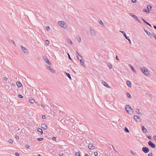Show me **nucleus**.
I'll use <instances>...</instances> for the list:
<instances>
[{
    "label": "nucleus",
    "instance_id": "33",
    "mask_svg": "<svg viewBox=\"0 0 156 156\" xmlns=\"http://www.w3.org/2000/svg\"><path fill=\"white\" fill-rule=\"evenodd\" d=\"M8 142L9 143L12 144L13 143V141L12 139H10L8 140Z\"/></svg>",
    "mask_w": 156,
    "mask_h": 156
},
{
    "label": "nucleus",
    "instance_id": "48",
    "mask_svg": "<svg viewBox=\"0 0 156 156\" xmlns=\"http://www.w3.org/2000/svg\"><path fill=\"white\" fill-rule=\"evenodd\" d=\"M153 36L154 37V38H155V40H156V35H155V33H154L153 34Z\"/></svg>",
    "mask_w": 156,
    "mask_h": 156
},
{
    "label": "nucleus",
    "instance_id": "37",
    "mask_svg": "<svg viewBox=\"0 0 156 156\" xmlns=\"http://www.w3.org/2000/svg\"><path fill=\"white\" fill-rule=\"evenodd\" d=\"M130 153L132 154H133L134 155H136V154H137L136 153H134L132 151V150L130 151Z\"/></svg>",
    "mask_w": 156,
    "mask_h": 156
},
{
    "label": "nucleus",
    "instance_id": "9",
    "mask_svg": "<svg viewBox=\"0 0 156 156\" xmlns=\"http://www.w3.org/2000/svg\"><path fill=\"white\" fill-rule=\"evenodd\" d=\"M144 30L146 33L151 38H152V35L149 32L148 30L144 28Z\"/></svg>",
    "mask_w": 156,
    "mask_h": 156
},
{
    "label": "nucleus",
    "instance_id": "36",
    "mask_svg": "<svg viewBox=\"0 0 156 156\" xmlns=\"http://www.w3.org/2000/svg\"><path fill=\"white\" fill-rule=\"evenodd\" d=\"M44 138H38L37 139V140L38 141H40L43 140Z\"/></svg>",
    "mask_w": 156,
    "mask_h": 156
},
{
    "label": "nucleus",
    "instance_id": "25",
    "mask_svg": "<svg viewBox=\"0 0 156 156\" xmlns=\"http://www.w3.org/2000/svg\"><path fill=\"white\" fill-rule=\"evenodd\" d=\"M37 130L38 132H40L41 133V134H43V132L41 129L38 128L37 129Z\"/></svg>",
    "mask_w": 156,
    "mask_h": 156
},
{
    "label": "nucleus",
    "instance_id": "21",
    "mask_svg": "<svg viewBox=\"0 0 156 156\" xmlns=\"http://www.w3.org/2000/svg\"><path fill=\"white\" fill-rule=\"evenodd\" d=\"M65 75L70 80H72L70 75L69 73L65 72Z\"/></svg>",
    "mask_w": 156,
    "mask_h": 156
},
{
    "label": "nucleus",
    "instance_id": "35",
    "mask_svg": "<svg viewBox=\"0 0 156 156\" xmlns=\"http://www.w3.org/2000/svg\"><path fill=\"white\" fill-rule=\"evenodd\" d=\"M108 66L110 69H111L112 68V66L111 64H108Z\"/></svg>",
    "mask_w": 156,
    "mask_h": 156
},
{
    "label": "nucleus",
    "instance_id": "43",
    "mask_svg": "<svg viewBox=\"0 0 156 156\" xmlns=\"http://www.w3.org/2000/svg\"><path fill=\"white\" fill-rule=\"evenodd\" d=\"M144 10L145 12H147V13H149L150 12L149 10H147L145 9H144Z\"/></svg>",
    "mask_w": 156,
    "mask_h": 156
},
{
    "label": "nucleus",
    "instance_id": "14",
    "mask_svg": "<svg viewBox=\"0 0 156 156\" xmlns=\"http://www.w3.org/2000/svg\"><path fill=\"white\" fill-rule=\"evenodd\" d=\"M41 127L44 129H47V126L45 124H42L41 125Z\"/></svg>",
    "mask_w": 156,
    "mask_h": 156
},
{
    "label": "nucleus",
    "instance_id": "34",
    "mask_svg": "<svg viewBox=\"0 0 156 156\" xmlns=\"http://www.w3.org/2000/svg\"><path fill=\"white\" fill-rule=\"evenodd\" d=\"M75 155H76V156H80V153L78 152H76L75 153Z\"/></svg>",
    "mask_w": 156,
    "mask_h": 156
},
{
    "label": "nucleus",
    "instance_id": "7",
    "mask_svg": "<svg viewBox=\"0 0 156 156\" xmlns=\"http://www.w3.org/2000/svg\"><path fill=\"white\" fill-rule=\"evenodd\" d=\"M20 47H21V48L22 50L25 54H27L28 53V50L25 47H24L22 46H21Z\"/></svg>",
    "mask_w": 156,
    "mask_h": 156
},
{
    "label": "nucleus",
    "instance_id": "45",
    "mask_svg": "<svg viewBox=\"0 0 156 156\" xmlns=\"http://www.w3.org/2000/svg\"><path fill=\"white\" fill-rule=\"evenodd\" d=\"M147 138H148V139L150 140H151L152 139L151 137L150 136H147Z\"/></svg>",
    "mask_w": 156,
    "mask_h": 156
},
{
    "label": "nucleus",
    "instance_id": "46",
    "mask_svg": "<svg viewBox=\"0 0 156 156\" xmlns=\"http://www.w3.org/2000/svg\"><path fill=\"white\" fill-rule=\"evenodd\" d=\"M148 156H152V153H150L148 154Z\"/></svg>",
    "mask_w": 156,
    "mask_h": 156
},
{
    "label": "nucleus",
    "instance_id": "54",
    "mask_svg": "<svg viewBox=\"0 0 156 156\" xmlns=\"http://www.w3.org/2000/svg\"><path fill=\"white\" fill-rule=\"evenodd\" d=\"M132 1L133 3H134L136 2V0H132Z\"/></svg>",
    "mask_w": 156,
    "mask_h": 156
},
{
    "label": "nucleus",
    "instance_id": "59",
    "mask_svg": "<svg viewBox=\"0 0 156 156\" xmlns=\"http://www.w3.org/2000/svg\"><path fill=\"white\" fill-rule=\"evenodd\" d=\"M153 27H154V28L156 30V26L155 25H154L153 26Z\"/></svg>",
    "mask_w": 156,
    "mask_h": 156
},
{
    "label": "nucleus",
    "instance_id": "52",
    "mask_svg": "<svg viewBox=\"0 0 156 156\" xmlns=\"http://www.w3.org/2000/svg\"><path fill=\"white\" fill-rule=\"evenodd\" d=\"M4 80L5 81H7V78L6 77H4Z\"/></svg>",
    "mask_w": 156,
    "mask_h": 156
},
{
    "label": "nucleus",
    "instance_id": "60",
    "mask_svg": "<svg viewBox=\"0 0 156 156\" xmlns=\"http://www.w3.org/2000/svg\"><path fill=\"white\" fill-rule=\"evenodd\" d=\"M84 156H89V155L87 154H85Z\"/></svg>",
    "mask_w": 156,
    "mask_h": 156
},
{
    "label": "nucleus",
    "instance_id": "50",
    "mask_svg": "<svg viewBox=\"0 0 156 156\" xmlns=\"http://www.w3.org/2000/svg\"><path fill=\"white\" fill-rule=\"evenodd\" d=\"M59 155L60 156H62L63 155V154L62 153H61L60 152H59Z\"/></svg>",
    "mask_w": 156,
    "mask_h": 156
},
{
    "label": "nucleus",
    "instance_id": "4",
    "mask_svg": "<svg viewBox=\"0 0 156 156\" xmlns=\"http://www.w3.org/2000/svg\"><path fill=\"white\" fill-rule=\"evenodd\" d=\"M120 32H121L123 34V35L124 36L125 38L129 41V43L131 44V40L129 38V37L126 36V34L125 32L124 31H120Z\"/></svg>",
    "mask_w": 156,
    "mask_h": 156
},
{
    "label": "nucleus",
    "instance_id": "51",
    "mask_svg": "<svg viewBox=\"0 0 156 156\" xmlns=\"http://www.w3.org/2000/svg\"><path fill=\"white\" fill-rule=\"evenodd\" d=\"M56 137H53L52 138V140L54 141L55 140H56Z\"/></svg>",
    "mask_w": 156,
    "mask_h": 156
},
{
    "label": "nucleus",
    "instance_id": "3",
    "mask_svg": "<svg viewBox=\"0 0 156 156\" xmlns=\"http://www.w3.org/2000/svg\"><path fill=\"white\" fill-rule=\"evenodd\" d=\"M58 24L62 27L66 29L67 28V25L63 21H59L58 22Z\"/></svg>",
    "mask_w": 156,
    "mask_h": 156
},
{
    "label": "nucleus",
    "instance_id": "62",
    "mask_svg": "<svg viewBox=\"0 0 156 156\" xmlns=\"http://www.w3.org/2000/svg\"><path fill=\"white\" fill-rule=\"evenodd\" d=\"M37 156H41V155L40 154H37Z\"/></svg>",
    "mask_w": 156,
    "mask_h": 156
},
{
    "label": "nucleus",
    "instance_id": "20",
    "mask_svg": "<svg viewBox=\"0 0 156 156\" xmlns=\"http://www.w3.org/2000/svg\"><path fill=\"white\" fill-rule=\"evenodd\" d=\"M80 63L82 66H84V60L83 59H80Z\"/></svg>",
    "mask_w": 156,
    "mask_h": 156
},
{
    "label": "nucleus",
    "instance_id": "41",
    "mask_svg": "<svg viewBox=\"0 0 156 156\" xmlns=\"http://www.w3.org/2000/svg\"><path fill=\"white\" fill-rule=\"evenodd\" d=\"M45 43L46 44H49V41L48 40H46L45 41Z\"/></svg>",
    "mask_w": 156,
    "mask_h": 156
},
{
    "label": "nucleus",
    "instance_id": "63",
    "mask_svg": "<svg viewBox=\"0 0 156 156\" xmlns=\"http://www.w3.org/2000/svg\"><path fill=\"white\" fill-rule=\"evenodd\" d=\"M112 147H113V149H114L115 150V149L114 147H113V145H112Z\"/></svg>",
    "mask_w": 156,
    "mask_h": 156
},
{
    "label": "nucleus",
    "instance_id": "19",
    "mask_svg": "<svg viewBox=\"0 0 156 156\" xmlns=\"http://www.w3.org/2000/svg\"><path fill=\"white\" fill-rule=\"evenodd\" d=\"M126 83L127 85H128V86L129 87H131L132 84L130 81H129V80H127L126 82Z\"/></svg>",
    "mask_w": 156,
    "mask_h": 156
},
{
    "label": "nucleus",
    "instance_id": "38",
    "mask_svg": "<svg viewBox=\"0 0 156 156\" xmlns=\"http://www.w3.org/2000/svg\"><path fill=\"white\" fill-rule=\"evenodd\" d=\"M18 96L19 98H23V96L20 94H19L18 95Z\"/></svg>",
    "mask_w": 156,
    "mask_h": 156
},
{
    "label": "nucleus",
    "instance_id": "11",
    "mask_svg": "<svg viewBox=\"0 0 156 156\" xmlns=\"http://www.w3.org/2000/svg\"><path fill=\"white\" fill-rule=\"evenodd\" d=\"M43 58L44 59V61L47 63V64L48 65L50 66L51 65V63L49 61L48 59L46 57L44 56L43 57Z\"/></svg>",
    "mask_w": 156,
    "mask_h": 156
},
{
    "label": "nucleus",
    "instance_id": "27",
    "mask_svg": "<svg viewBox=\"0 0 156 156\" xmlns=\"http://www.w3.org/2000/svg\"><path fill=\"white\" fill-rule=\"evenodd\" d=\"M98 22L99 23L102 25V26H103V27H105V25L103 23L102 21L101 20H99L98 21Z\"/></svg>",
    "mask_w": 156,
    "mask_h": 156
},
{
    "label": "nucleus",
    "instance_id": "26",
    "mask_svg": "<svg viewBox=\"0 0 156 156\" xmlns=\"http://www.w3.org/2000/svg\"><path fill=\"white\" fill-rule=\"evenodd\" d=\"M126 95L127 97L129 99H131L132 98L131 95L128 92H127Z\"/></svg>",
    "mask_w": 156,
    "mask_h": 156
},
{
    "label": "nucleus",
    "instance_id": "28",
    "mask_svg": "<svg viewBox=\"0 0 156 156\" xmlns=\"http://www.w3.org/2000/svg\"><path fill=\"white\" fill-rule=\"evenodd\" d=\"M29 102L30 103L33 104L35 102V100L34 99L31 98L29 100Z\"/></svg>",
    "mask_w": 156,
    "mask_h": 156
},
{
    "label": "nucleus",
    "instance_id": "47",
    "mask_svg": "<svg viewBox=\"0 0 156 156\" xmlns=\"http://www.w3.org/2000/svg\"><path fill=\"white\" fill-rule=\"evenodd\" d=\"M15 154L16 156H19L20 155L17 152L15 153Z\"/></svg>",
    "mask_w": 156,
    "mask_h": 156
},
{
    "label": "nucleus",
    "instance_id": "55",
    "mask_svg": "<svg viewBox=\"0 0 156 156\" xmlns=\"http://www.w3.org/2000/svg\"><path fill=\"white\" fill-rule=\"evenodd\" d=\"M26 147H27V148L29 149L30 148V146L29 145H26Z\"/></svg>",
    "mask_w": 156,
    "mask_h": 156
},
{
    "label": "nucleus",
    "instance_id": "58",
    "mask_svg": "<svg viewBox=\"0 0 156 156\" xmlns=\"http://www.w3.org/2000/svg\"><path fill=\"white\" fill-rule=\"evenodd\" d=\"M11 41H12V42L13 43V44H14V45H15V43H14V41H13V40H11Z\"/></svg>",
    "mask_w": 156,
    "mask_h": 156
},
{
    "label": "nucleus",
    "instance_id": "22",
    "mask_svg": "<svg viewBox=\"0 0 156 156\" xmlns=\"http://www.w3.org/2000/svg\"><path fill=\"white\" fill-rule=\"evenodd\" d=\"M142 130L144 133H147V129L144 126H142Z\"/></svg>",
    "mask_w": 156,
    "mask_h": 156
},
{
    "label": "nucleus",
    "instance_id": "64",
    "mask_svg": "<svg viewBox=\"0 0 156 156\" xmlns=\"http://www.w3.org/2000/svg\"><path fill=\"white\" fill-rule=\"evenodd\" d=\"M73 71L74 72H75L74 71V70H73Z\"/></svg>",
    "mask_w": 156,
    "mask_h": 156
},
{
    "label": "nucleus",
    "instance_id": "10",
    "mask_svg": "<svg viewBox=\"0 0 156 156\" xmlns=\"http://www.w3.org/2000/svg\"><path fill=\"white\" fill-rule=\"evenodd\" d=\"M46 68L47 69L49 70L51 72L54 73L55 72V71L53 69H52L51 67L47 66H46Z\"/></svg>",
    "mask_w": 156,
    "mask_h": 156
},
{
    "label": "nucleus",
    "instance_id": "53",
    "mask_svg": "<svg viewBox=\"0 0 156 156\" xmlns=\"http://www.w3.org/2000/svg\"><path fill=\"white\" fill-rule=\"evenodd\" d=\"M115 58H116V59L117 60H118V61H119V59L118 58V56L117 55H116V57H115Z\"/></svg>",
    "mask_w": 156,
    "mask_h": 156
},
{
    "label": "nucleus",
    "instance_id": "23",
    "mask_svg": "<svg viewBox=\"0 0 156 156\" xmlns=\"http://www.w3.org/2000/svg\"><path fill=\"white\" fill-rule=\"evenodd\" d=\"M76 38L77 40V41L79 42L80 43L81 41V38L79 36H77L76 37Z\"/></svg>",
    "mask_w": 156,
    "mask_h": 156
},
{
    "label": "nucleus",
    "instance_id": "5",
    "mask_svg": "<svg viewBox=\"0 0 156 156\" xmlns=\"http://www.w3.org/2000/svg\"><path fill=\"white\" fill-rule=\"evenodd\" d=\"M142 151L145 153H147L149 151V148L146 147H143L142 148Z\"/></svg>",
    "mask_w": 156,
    "mask_h": 156
},
{
    "label": "nucleus",
    "instance_id": "32",
    "mask_svg": "<svg viewBox=\"0 0 156 156\" xmlns=\"http://www.w3.org/2000/svg\"><path fill=\"white\" fill-rule=\"evenodd\" d=\"M147 8L148 10L151 9L152 8V6L150 5H148L147 6Z\"/></svg>",
    "mask_w": 156,
    "mask_h": 156
},
{
    "label": "nucleus",
    "instance_id": "24",
    "mask_svg": "<svg viewBox=\"0 0 156 156\" xmlns=\"http://www.w3.org/2000/svg\"><path fill=\"white\" fill-rule=\"evenodd\" d=\"M16 84L18 87H20L22 86V84L20 81L17 82Z\"/></svg>",
    "mask_w": 156,
    "mask_h": 156
},
{
    "label": "nucleus",
    "instance_id": "39",
    "mask_svg": "<svg viewBox=\"0 0 156 156\" xmlns=\"http://www.w3.org/2000/svg\"><path fill=\"white\" fill-rule=\"evenodd\" d=\"M68 41L70 44H72V42L70 39H68Z\"/></svg>",
    "mask_w": 156,
    "mask_h": 156
},
{
    "label": "nucleus",
    "instance_id": "16",
    "mask_svg": "<svg viewBox=\"0 0 156 156\" xmlns=\"http://www.w3.org/2000/svg\"><path fill=\"white\" fill-rule=\"evenodd\" d=\"M102 84L105 86L106 87L108 88H110V87L109 86L105 81H102Z\"/></svg>",
    "mask_w": 156,
    "mask_h": 156
},
{
    "label": "nucleus",
    "instance_id": "12",
    "mask_svg": "<svg viewBox=\"0 0 156 156\" xmlns=\"http://www.w3.org/2000/svg\"><path fill=\"white\" fill-rule=\"evenodd\" d=\"M132 17H133L136 21H138L139 23H141L140 21L139 20L138 18L135 15L132 14V15H131Z\"/></svg>",
    "mask_w": 156,
    "mask_h": 156
},
{
    "label": "nucleus",
    "instance_id": "31",
    "mask_svg": "<svg viewBox=\"0 0 156 156\" xmlns=\"http://www.w3.org/2000/svg\"><path fill=\"white\" fill-rule=\"evenodd\" d=\"M124 130L127 133H129V129H128L126 127H124Z\"/></svg>",
    "mask_w": 156,
    "mask_h": 156
},
{
    "label": "nucleus",
    "instance_id": "17",
    "mask_svg": "<svg viewBox=\"0 0 156 156\" xmlns=\"http://www.w3.org/2000/svg\"><path fill=\"white\" fill-rule=\"evenodd\" d=\"M142 20L145 23V24H146L149 26H150L151 27H152V26H151V25L149 23L147 22L143 18H142Z\"/></svg>",
    "mask_w": 156,
    "mask_h": 156
},
{
    "label": "nucleus",
    "instance_id": "49",
    "mask_svg": "<svg viewBox=\"0 0 156 156\" xmlns=\"http://www.w3.org/2000/svg\"><path fill=\"white\" fill-rule=\"evenodd\" d=\"M42 118L43 119H45V118H46L45 115H42Z\"/></svg>",
    "mask_w": 156,
    "mask_h": 156
},
{
    "label": "nucleus",
    "instance_id": "8",
    "mask_svg": "<svg viewBox=\"0 0 156 156\" xmlns=\"http://www.w3.org/2000/svg\"><path fill=\"white\" fill-rule=\"evenodd\" d=\"M134 118L136 120L137 122H139L141 121V119L139 116L135 115L134 116Z\"/></svg>",
    "mask_w": 156,
    "mask_h": 156
},
{
    "label": "nucleus",
    "instance_id": "40",
    "mask_svg": "<svg viewBox=\"0 0 156 156\" xmlns=\"http://www.w3.org/2000/svg\"><path fill=\"white\" fill-rule=\"evenodd\" d=\"M94 155L95 156H97L98 155V153L97 151H95L94 152Z\"/></svg>",
    "mask_w": 156,
    "mask_h": 156
},
{
    "label": "nucleus",
    "instance_id": "57",
    "mask_svg": "<svg viewBox=\"0 0 156 156\" xmlns=\"http://www.w3.org/2000/svg\"><path fill=\"white\" fill-rule=\"evenodd\" d=\"M16 139H18L19 138V137L18 136L16 135Z\"/></svg>",
    "mask_w": 156,
    "mask_h": 156
},
{
    "label": "nucleus",
    "instance_id": "18",
    "mask_svg": "<svg viewBox=\"0 0 156 156\" xmlns=\"http://www.w3.org/2000/svg\"><path fill=\"white\" fill-rule=\"evenodd\" d=\"M90 31L91 34L93 36L95 35V31L91 28H90Z\"/></svg>",
    "mask_w": 156,
    "mask_h": 156
},
{
    "label": "nucleus",
    "instance_id": "13",
    "mask_svg": "<svg viewBox=\"0 0 156 156\" xmlns=\"http://www.w3.org/2000/svg\"><path fill=\"white\" fill-rule=\"evenodd\" d=\"M88 147L90 149H93L95 148V147L93 146V144H89L88 146Z\"/></svg>",
    "mask_w": 156,
    "mask_h": 156
},
{
    "label": "nucleus",
    "instance_id": "61",
    "mask_svg": "<svg viewBox=\"0 0 156 156\" xmlns=\"http://www.w3.org/2000/svg\"><path fill=\"white\" fill-rule=\"evenodd\" d=\"M11 84L12 86L15 85V84L13 83H11Z\"/></svg>",
    "mask_w": 156,
    "mask_h": 156
},
{
    "label": "nucleus",
    "instance_id": "2",
    "mask_svg": "<svg viewBox=\"0 0 156 156\" xmlns=\"http://www.w3.org/2000/svg\"><path fill=\"white\" fill-rule=\"evenodd\" d=\"M140 69L142 73L145 75L148 76L149 74V71L146 68L144 67L140 68Z\"/></svg>",
    "mask_w": 156,
    "mask_h": 156
},
{
    "label": "nucleus",
    "instance_id": "44",
    "mask_svg": "<svg viewBox=\"0 0 156 156\" xmlns=\"http://www.w3.org/2000/svg\"><path fill=\"white\" fill-rule=\"evenodd\" d=\"M46 30L48 31H49L50 29V27L48 26L46 27Z\"/></svg>",
    "mask_w": 156,
    "mask_h": 156
},
{
    "label": "nucleus",
    "instance_id": "15",
    "mask_svg": "<svg viewBox=\"0 0 156 156\" xmlns=\"http://www.w3.org/2000/svg\"><path fill=\"white\" fill-rule=\"evenodd\" d=\"M76 56L77 57L78 59L79 60H80V59H82V57L79 55V54L77 52V51H76Z\"/></svg>",
    "mask_w": 156,
    "mask_h": 156
},
{
    "label": "nucleus",
    "instance_id": "56",
    "mask_svg": "<svg viewBox=\"0 0 156 156\" xmlns=\"http://www.w3.org/2000/svg\"><path fill=\"white\" fill-rule=\"evenodd\" d=\"M153 138L154 140H155L156 141V136L154 135L153 136Z\"/></svg>",
    "mask_w": 156,
    "mask_h": 156
},
{
    "label": "nucleus",
    "instance_id": "42",
    "mask_svg": "<svg viewBox=\"0 0 156 156\" xmlns=\"http://www.w3.org/2000/svg\"><path fill=\"white\" fill-rule=\"evenodd\" d=\"M67 55H68V57L69 58L70 60H72V59H71V58L70 57V55H69V54L68 53H67Z\"/></svg>",
    "mask_w": 156,
    "mask_h": 156
},
{
    "label": "nucleus",
    "instance_id": "1",
    "mask_svg": "<svg viewBox=\"0 0 156 156\" xmlns=\"http://www.w3.org/2000/svg\"><path fill=\"white\" fill-rule=\"evenodd\" d=\"M128 114H131L133 113V110L131 107L129 105H127L125 108Z\"/></svg>",
    "mask_w": 156,
    "mask_h": 156
},
{
    "label": "nucleus",
    "instance_id": "6",
    "mask_svg": "<svg viewBox=\"0 0 156 156\" xmlns=\"http://www.w3.org/2000/svg\"><path fill=\"white\" fill-rule=\"evenodd\" d=\"M148 145L152 148H154L156 146L155 144H154L151 141H149L148 142Z\"/></svg>",
    "mask_w": 156,
    "mask_h": 156
},
{
    "label": "nucleus",
    "instance_id": "29",
    "mask_svg": "<svg viewBox=\"0 0 156 156\" xmlns=\"http://www.w3.org/2000/svg\"><path fill=\"white\" fill-rule=\"evenodd\" d=\"M136 112L139 115H142V114L140 112L139 109H137L136 110Z\"/></svg>",
    "mask_w": 156,
    "mask_h": 156
},
{
    "label": "nucleus",
    "instance_id": "30",
    "mask_svg": "<svg viewBox=\"0 0 156 156\" xmlns=\"http://www.w3.org/2000/svg\"><path fill=\"white\" fill-rule=\"evenodd\" d=\"M130 68L131 69V70L133 72H134V73H135L136 72V71L135 70V69H134L133 67V66H132L131 65H130Z\"/></svg>",
    "mask_w": 156,
    "mask_h": 156
}]
</instances>
